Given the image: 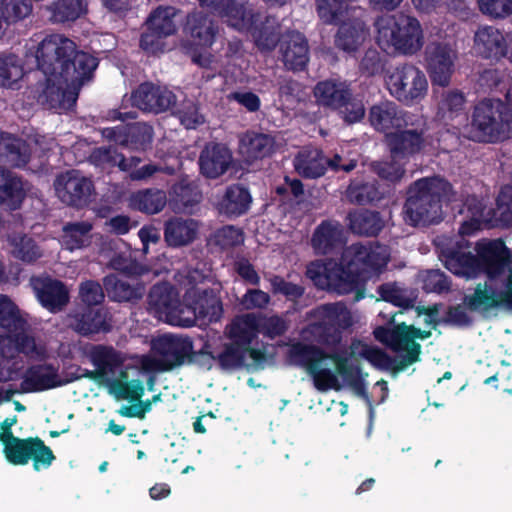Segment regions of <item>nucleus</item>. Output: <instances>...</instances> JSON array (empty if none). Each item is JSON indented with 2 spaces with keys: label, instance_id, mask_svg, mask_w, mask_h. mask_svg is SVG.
Here are the masks:
<instances>
[{
  "label": "nucleus",
  "instance_id": "1",
  "mask_svg": "<svg viewBox=\"0 0 512 512\" xmlns=\"http://www.w3.org/2000/svg\"><path fill=\"white\" fill-rule=\"evenodd\" d=\"M26 47V55L34 57L43 74L37 89L38 101L59 113L72 109L79 89L92 78L97 59L78 51L74 41L62 34L31 39Z\"/></svg>",
  "mask_w": 512,
  "mask_h": 512
},
{
  "label": "nucleus",
  "instance_id": "2",
  "mask_svg": "<svg viewBox=\"0 0 512 512\" xmlns=\"http://www.w3.org/2000/svg\"><path fill=\"white\" fill-rule=\"evenodd\" d=\"M190 343L180 337L163 335L152 342L153 355L136 356L125 363L112 348L96 346L90 358L104 377L109 393L117 399L138 400L144 393L141 375L166 371L180 365L190 352Z\"/></svg>",
  "mask_w": 512,
  "mask_h": 512
},
{
  "label": "nucleus",
  "instance_id": "3",
  "mask_svg": "<svg viewBox=\"0 0 512 512\" xmlns=\"http://www.w3.org/2000/svg\"><path fill=\"white\" fill-rule=\"evenodd\" d=\"M440 247V258L445 267L453 274L471 279L485 271L488 282L479 285L468 298V304L476 310H488L494 307L512 309V259L504 243L500 240L477 243L475 257L445 247L441 239L436 241Z\"/></svg>",
  "mask_w": 512,
  "mask_h": 512
},
{
  "label": "nucleus",
  "instance_id": "4",
  "mask_svg": "<svg viewBox=\"0 0 512 512\" xmlns=\"http://www.w3.org/2000/svg\"><path fill=\"white\" fill-rule=\"evenodd\" d=\"M291 356L295 361L306 365L313 378L314 386L319 391H328L340 388L337 374L330 368L336 366L337 372L354 393L365 399L370 413L373 412L371 400L366 392L364 376L360 372L359 359H364L377 368L388 365L386 355L378 348L361 341L352 342L349 351L336 352L333 357L325 355L320 350L301 344L294 345Z\"/></svg>",
  "mask_w": 512,
  "mask_h": 512
},
{
  "label": "nucleus",
  "instance_id": "5",
  "mask_svg": "<svg viewBox=\"0 0 512 512\" xmlns=\"http://www.w3.org/2000/svg\"><path fill=\"white\" fill-rule=\"evenodd\" d=\"M386 246L353 244L347 247L338 265L334 261H315L307 267L308 278L320 289L347 294L381 272L389 261Z\"/></svg>",
  "mask_w": 512,
  "mask_h": 512
},
{
  "label": "nucleus",
  "instance_id": "6",
  "mask_svg": "<svg viewBox=\"0 0 512 512\" xmlns=\"http://www.w3.org/2000/svg\"><path fill=\"white\" fill-rule=\"evenodd\" d=\"M454 197L451 186L442 178H423L414 183L404 206V220L412 226L437 222L442 203Z\"/></svg>",
  "mask_w": 512,
  "mask_h": 512
},
{
  "label": "nucleus",
  "instance_id": "7",
  "mask_svg": "<svg viewBox=\"0 0 512 512\" xmlns=\"http://www.w3.org/2000/svg\"><path fill=\"white\" fill-rule=\"evenodd\" d=\"M375 26L377 44L387 53L414 55L423 47V29L415 17L402 13L386 15Z\"/></svg>",
  "mask_w": 512,
  "mask_h": 512
},
{
  "label": "nucleus",
  "instance_id": "8",
  "mask_svg": "<svg viewBox=\"0 0 512 512\" xmlns=\"http://www.w3.org/2000/svg\"><path fill=\"white\" fill-rule=\"evenodd\" d=\"M208 275L198 269L191 270L186 267L179 271L175 279L185 290L184 308L195 311V322L201 319L207 322L218 321L223 313L219 297L212 291L203 288L201 285Z\"/></svg>",
  "mask_w": 512,
  "mask_h": 512
},
{
  "label": "nucleus",
  "instance_id": "9",
  "mask_svg": "<svg viewBox=\"0 0 512 512\" xmlns=\"http://www.w3.org/2000/svg\"><path fill=\"white\" fill-rule=\"evenodd\" d=\"M512 114L499 99H485L473 112L471 139L480 142H496L509 137Z\"/></svg>",
  "mask_w": 512,
  "mask_h": 512
},
{
  "label": "nucleus",
  "instance_id": "10",
  "mask_svg": "<svg viewBox=\"0 0 512 512\" xmlns=\"http://www.w3.org/2000/svg\"><path fill=\"white\" fill-rule=\"evenodd\" d=\"M149 310L159 320L174 326L195 325V311L184 308L179 301V292L170 284L155 285L148 297Z\"/></svg>",
  "mask_w": 512,
  "mask_h": 512
},
{
  "label": "nucleus",
  "instance_id": "11",
  "mask_svg": "<svg viewBox=\"0 0 512 512\" xmlns=\"http://www.w3.org/2000/svg\"><path fill=\"white\" fill-rule=\"evenodd\" d=\"M466 207L467 216L470 219L465 220L459 229L462 236L473 235L484 222H492L493 220L505 226H510L512 225V185L502 188L494 212L486 210L483 201L476 197L469 198Z\"/></svg>",
  "mask_w": 512,
  "mask_h": 512
},
{
  "label": "nucleus",
  "instance_id": "12",
  "mask_svg": "<svg viewBox=\"0 0 512 512\" xmlns=\"http://www.w3.org/2000/svg\"><path fill=\"white\" fill-rule=\"evenodd\" d=\"M375 338L389 346L397 353L399 368L417 362L420 355V345L415 342L416 338L425 339L430 336L429 331L415 329L412 325L398 324L394 329L378 327L374 330Z\"/></svg>",
  "mask_w": 512,
  "mask_h": 512
},
{
  "label": "nucleus",
  "instance_id": "13",
  "mask_svg": "<svg viewBox=\"0 0 512 512\" xmlns=\"http://www.w3.org/2000/svg\"><path fill=\"white\" fill-rule=\"evenodd\" d=\"M385 84L390 94L405 104L421 101L428 91L424 72L414 65H403L387 72Z\"/></svg>",
  "mask_w": 512,
  "mask_h": 512
},
{
  "label": "nucleus",
  "instance_id": "14",
  "mask_svg": "<svg viewBox=\"0 0 512 512\" xmlns=\"http://www.w3.org/2000/svg\"><path fill=\"white\" fill-rule=\"evenodd\" d=\"M308 332L321 342L336 340L340 332L355 323V317L342 303L322 305L311 312Z\"/></svg>",
  "mask_w": 512,
  "mask_h": 512
},
{
  "label": "nucleus",
  "instance_id": "15",
  "mask_svg": "<svg viewBox=\"0 0 512 512\" xmlns=\"http://www.w3.org/2000/svg\"><path fill=\"white\" fill-rule=\"evenodd\" d=\"M1 442L6 460L13 465H25L32 459L34 469L39 471L54 460L51 449L39 439H20L6 433Z\"/></svg>",
  "mask_w": 512,
  "mask_h": 512
},
{
  "label": "nucleus",
  "instance_id": "16",
  "mask_svg": "<svg viewBox=\"0 0 512 512\" xmlns=\"http://www.w3.org/2000/svg\"><path fill=\"white\" fill-rule=\"evenodd\" d=\"M186 31L192 42L188 48L192 61L203 68H213L214 57L207 50L216 36L213 22L200 12L193 13L187 19Z\"/></svg>",
  "mask_w": 512,
  "mask_h": 512
},
{
  "label": "nucleus",
  "instance_id": "17",
  "mask_svg": "<svg viewBox=\"0 0 512 512\" xmlns=\"http://www.w3.org/2000/svg\"><path fill=\"white\" fill-rule=\"evenodd\" d=\"M53 185L59 200L75 207L87 205L94 193L92 180L78 170H69L59 174Z\"/></svg>",
  "mask_w": 512,
  "mask_h": 512
},
{
  "label": "nucleus",
  "instance_id": "18",
  "mask_svg": "<svg viewBox=\"0 0 512 512\" xmlns=\"http://www.w3.org/2000/svg\"><path fill=\"white\" fill-rule=\"evenodd\" d=\"M426 58L432 83L439 86L448 85L458 58L456 49L449 43L433 42L426 48Z\"/></svg>",
  "mask_w": 512,
  "mask_h": 512
},
{
  "label": "nucleus",
  "instance_id": "19",
  "mask_svg": "<svg viewBox=\"0 0 512 512\" xmlns=\"http://www.w3.org/2000/svg\"><path fill=\"white\" fill-rule=\"evenodd\" d=\"M342 162L343 157L340 154H335L333 159L326 160L317 148L306 147L296 156L294 166L300 175L309 178L322 176L327 166L333 170H344L347 172L356 167L354 160H349L347 163Z\"/></svg>",
  "mask_w": 512,
  "mask_h": 512
},
{
  "label": "nucleus",
  "instance_id": "20",
  "mask_svg": "<svg viewBox=\"0 0 512 512\" xmlns=\"http://www.w3.org/2000/svg\"><path fill=\"white\" fill-rule=\"evenodd\" d=\"M45 136H37L29 143L23 142L20 139L14 138L11 134L0 133V159L15 167L24 166L30 157L31 142L35 144L41 151L50 150L54 141L51 139L46 144Z\"/></svg>",
  "mask_w": 512,
  "mask_h": 512
},
{
  "label": "nucleus",
  "instance_id": "21",
  "mask_svg": "<svg viewBox=\"0 0 512 512\" xmlns=\"http://www.w3.org/2000/svg\"><path fill=\"white\" fill-rule=\"evenodd\" d=\"M104 138L134 150L145 149L152 140V128L145 123L118 125L102 130Z\"/></svg>",
  "mask_w": 512,
  "mask_h": 512
},
{
  "label": "nucleus",
  "instance_id": "22",
  "mask_svg": "<svg viewBox=\"0 0 512 512\" xmlns=\"http://www.w3.org/2000/svg\"><path fill=\"white\" fill-rule=\"evenodd\" d=\"M404 128L387 134L386 141L393 159L406 160L416 153L427 151L431 145L422 132Z\"/></svg>",
  "mask_w": 512,
  "mask_h": 512
},
{
  "label": "nucleus",
  "instance_id": "23",
  "mask_svg": "<svg viewBox=\"0 0 512 512\" xmlns=\"http://www.w3.org/2000/svg\"><path fill=\"white\" fill-rule=\"evenodd\" d=\"M130 100L140 110L159 113L169 109L175 103L176 97L166 88L144 83L132 93Z\"/></svg>",
  "mask_w": 512,
  "mask_h": 512
},
{
  "label": "nucleus",
  "instance_id": "24",
  "mask_svg": "<svg viewBox=\"0 0 512 512\" xmlns=\"http://www.w3.org/2000/svg\"><path fill=\"white\" fill-rule=\"evenodd\" d=\"M31 286L41 305L50 312L60 311L69 301L65 286L49 276L31 278Z\"/></svg>",
  "mask_w": 512,
  "mask_h": 512
},
{
  "label": "nucleus",
  "instance_id": "25",
  "mask_svg": "<svg viewBox=\"0 0 512 512\" xmlns=\"http://www.w3.org/2000/svg\"><path fill=\"white\" fill-rule=\"evenodd\" d=\"M369 120L376 130L386 135L392 133L393 129H402L412 124L411 117L399 111L397 105L389 101L374 105L370 110Z\"/></svg>",
  "mask_w": 512,
  "mask_h": 512
},
{
  "label": "nucleus",
  "instance_id": "26",
  "mask_svg": "<svg viewBox=\"0 0 512 512\" xmlns=\"http://www.w3.org/2000/svg\"><path fill=\"white\" fill-rule=\"evenodd\" d=\"M200 5L208 7L223 18L231 27L243 31L251 27L253 15L243 3L234 0H199Z\"/></svg>",
  "mask_w": 512,
  "mask_h": 512
},
{
  "label": "nucleus",
  "instance_id": "27",
  "mask_svg": "<svg viewBox=\"0 0 512 512\" xmlns=\"http://www.w3.org/2000/svg\"><path fill=\"white\" fill-rule=\"evenodd\" d=\"M507 43L505 36L493 26H482L474 35V50L485 58L499 59L504 57Z\"/></svg>",
  "mask_w": 512,
  "mask_h": 512
},
{
  "label": "nucleus",
  "instance_id": "28",
  "mask_svg": "<svg viewBox=\"0 0 512 512\" xmlns=\"http://www.w3.org/2000/svg\"><path fill=\"white\" fill-rule=\"evenodd\" d=\"M232 162L230 150L219 144H211L205 147L199 158L201 173L211 179L223 175Z\"/></svg>",
  "mask_w": 512,
  "mask_h": 512
},
{
  "label": "nucleus",
  "instance_id": "29",
  "mask_svg": "<svg viewBox=\"0 0 512 512\" xmlns=\"http://www.w3.org/2000/svg\"><path fill=\"white\" fill-rule=\"evenodd\" d=\"M369 38V29L359 18L344 21L335 36L336 46L345 53L356 52Z\"/></svg>",
  "mask_w": 512,
  "mask_h": 512
},
{
  "label": "nucleus",
  "instance_id": "30",
  "mask_svg": "<svg viewBox=\"0 0 512 512\" xmlns=\"http://www.w3.org/2000/svg\"><path fill=\"white\" fill-rule=\"evenodd\" d=\"M61 384L57 369L52 365H34L22 374L21 391L38 392Z\"/></svg>",
  "mask_w": 512,
  "mask_h": 512
},
{
  "label": "nucleus",
  "instance_id": "31",
  "mask_svg": "<svg viewBox=\"0 0 512 512\" xmlns=\"http://www.w3.org/2000/svg\"><path fill=\"white\" fill-rule=\"evenodd\" d=\"M13 343L17 351L31 359L42 360L49 357L48 350L42 342H37L29 333L27 323L21 329H12L6 337H0V344Z\"/></svg>",
  "mask_w": 512,
  "mask_h": 512
},
{
  "label": "nucleus",
  "instance_id": "32",
  "mask_svg": "<svg viewBox=\"0 0 512 512\" xmlns=\"http://www.w3.org/2000/svg\"><path fill=\"white\" fill-rule=\"evenodd\" d=\"M281 52L285 66L291 70H302L308 62L307 42L298 32H291L284 37Z\"/></svg>",
  "mask_w": 512,
  "mask_h": 512
},
{
  "label": "nucleus",
  "instance_id": "33",
  "mask_svg": "<svg viewBox=\"0 0 512 512\" xmlns=\"http://www.w3.org/2000/svg\"><path fill=\"white\" fill-rule=\"evenodd\" d=\"M198 229V223L193 219H171L165 224V241L171 247L188 245L196 239Z\"/></svg>",
  "mask_w": 512,
  "mask_h": 512
},
{
  "label": "nucleus",
  "instance_id": "34",
  "mask_svg": "<svg viewBox=\"0 0 512 512\" xmlns=\"http://www.w3.org/2000/svg\"><path fill=\"white\" fill-rule=\"evenodd\" d=\"M343 243V229L338 222L324 221L314 231L311 244L318 254H327Z\"/></svg>",
  "mask_w": 512,
  "mask_h": 512
},
{
  "label": "nucleus",
  "instance_id": "35",
  "mask_svg": "<svg viewBox=\"0 0 512 512\" xmlns=\"http://www.w3.org/2000/svg\"><path fill=\"white\" fill-rule=\"evenodd\" d=\"M225 332L234 345L252 348L251 344L256 338V315L246 313L236 316Z\"/></svg>",
  "mask_w": 512,
  "mask_h": 512
},
{
  "label": "nucleus",
  "instance_id": "36",
  "mask_svg": "<svg viewBox=\"0 0 512 512\" xmlns=\"http://www.w3.org/2000/svg\"><path fill=\"white\" fill-rule=\"evenodd\" d=\"M9 253L16 259L32 264L43 257V249L27 234L13 233L7 238Z\"/></svg>",
  "mask_w": 512,
  "mask_h": 512
},
{
  "label": "nucleus",
  "instance_id": "37",
  "mask_svg": "<svg viewBox=\"0 0 512 512\" xmlns=\"http://www.w3.org/2000/svg\"><path fill=\"white\" fill-rule=\"evenodd\" d=\"M26 194L25 184L0 167V205L15 210L20 207Z\"/></svg>",
  "mask_w": 512,
  "mask_h": 512
},
{
  "label": "nucleus",
  "instance_id": "38",
  "mask_svg": "<svg viewBox=\"0 0 512 512\" xmlns=\"http://www.w3.org/2000/svg\"><path fill=\"white\" fill-rule=\"evenodd\" d=\"M466 99L458 90H448L442 93L437 105L438 120L449 123L455 119H466Z\"/></svg>",
  "mask_w": 512,
  "mask_h": 512
},
{
  "label": "nucleus",
  "instance_id": "39",
  "mask_svg": "<svg viewBox=\"0 0 512 512\" xmlns=\"http://www.w3.org/2000/svg\"><path fill=\"white\" fill-rule=\"evenodd\" d=\"M92 224L89 221L70 222L63 226L62 246L70 251L89 246L93 239Z\"/></svg>",
  "mask_w": 512,
  "mask_h": 512
},
{
  "label": "nucleus",
  "instance_id": "40",
  "mask_svg": "<svg viewBox=\"0 0 512 512\" xmlns=\"http://www.w3.org/2000/svg\"><path fill=\"white\" fill-rule=\"evenodd\" d=\"M314 96L319 105L338 109L350 93L343 82L325 80L315 86Z\"/></svg>",
  "mask_w": 512,
  "mask_h": 512
},
{
  "label": "nucleus",
  "instance_id": "41",
  "mask_svg": "<svg viewBox=\"0 0 512 512\" xmlns=\"http://www.w3.org/2000/svg\"><path fill=\"white\" fill-rule=\"evenodd\" d=\"M167 197L164 191L145 189L134 192L128 199L129 207L147 214H156L166 205Z\"/></svg>",
  "mask_w": 512,
  "mask_h": 512
},
{
  "label": "nucleus",
  "instance_id": "42",
  "mask_svg": "<svg viewBox=\"0 0 512 512\" xmlns=\"http://www.w3.org/2000/svg\"><path fill=\"white\" fill-rule=\"evenodd\" d=\"M218 360L224 368L252 369L256 365V349L232 345L218 355Z\"/></svg>",
  "mask_w": 512,
  "mask_h": 512
},
{
  "label": "nucleus",
  "instance_id": "43",
  "mask_svg": "<svg viewBox=\"0 0 512 512\" xmlns=\"http://www.w3.org/2000/svg\"><path fill=\"white\" fill-rule=\"evenodd\" d=\"M90 161L103 169L118 166L122 171H129L139 164L140 159L136 157L125 159L113 147H101L91 153Z\"/></svg>",
  "mask_w": 512,
  "mask_h": 512
},
{
  "label": "nucleus",
  "instance_id": "44",
  "mask_svg": "<svg viewBox=\"0 0 512 512\" xmlns=\"http://www.w3.org/2000/svg\"><path fill=\"white\" fill-rule=\"evenodd\" d=\"M251 203L249 192L240 186L234 185L227 188L225 195L219 202L221 213L231 216L243 214Z\"/></svg>",
  "mask_w": 512,
  "mask_h": 512
},
{
  "label": "nucleus",
  "instance_id": "45",
  "mask_svg": "<svg viewBox=\"0 0 512 512\" xmlns=\"http://www.w3.org/2000/svg\"><path fill=\"white\" fill-rule=\"evenodd\" d=\"M104 286L108 296L116 301H130L142 297L145 288L140 284H131L119 279L116 275H109L104 279Z\"/></svg>",
  "mask_w": 512,
  "mask_h": 512
},
{
  "label": "nucleus",
  "instance_id": "46",
  "mask_svg": "<svg viewBox=\"0 0 512 512\" xmlns=\"http://www.w3.org/2000/svg\"><path fill=\"white\" fill-rule=\"evenodd\" d=\"M69 325L82 335H90L107 330L105 316L93 309H85L71 317Z\"/></svg>",
  "mask_w": 512,
  "mask_h": 512
},
{
  "label": "nucleus",
  "instance_id": "47",
  "mask_svg": "<svg viewBox=\"0 0 512 512\" xmlns=\"http://www.w3.org/2000/svg\"><path fill=\"white\" fill-rule=\"evenodd\" d=\"M51 21L65 23L75 21L87 12V4L83 0H57L50 7Z\"/></svg>",
  "mask_w": 512,
  "mask_h": 512
},
{
  "label": "nucleus",
  "instance_id": "48",
  "mask_svg": "<svg viewBox=\"0 0 512 512\" xmlns=\"http://www.w3.org/2000/svg\"><path fill=\"white\" fill-rule=\"evenodd\" d=\"M350 228L357 234L375 235L383 227L379 214L367 210H359L349 215Z\"/></svg>",
  "mask_w": 512,
  "mask_h": 512
},
{
  "label": "nucleus",
  "instance_id": "49",
  "mask_svg": "<svg viewBox=\"0 0 512 512\" xmlns=\"http://www.w3.org/2000/svg\"><path fill=\"white\" fill-rule=\"evenodd\" d=\"M24 76L20 58L14 54L0 56V86L13 88Z\"/></svg>",
  "mask_w": 512,
  "mask_h": 512
},
{
  "label": "nucleus",
  "instance_id": "50",
  "mask_svg": "<svg viewBox=\"0 0 512 512\" xmlns=\"http://www.w3.org/2000/svg\"><path fill=\"white\" fill-rule=\"evenodd\" d=\"M175 15L176 9L174 7H158L150 14L147 20L148 29L164 36L174 34L176 31V25L173 21Z\"/></svg>",
  "mask_w": 512,
  "mask_h": 512
},
{
  "label": "nucleus",
  "instance_id": "51",
  "mask_svg": "<svg viewBox=\"0 0 512 512\" xmlns=\"http://www.w3.org/2000/svg\"><path fill=\"white\" fill-rule=\"evenodd\" d=\"M0 382L15 380L20 377L23 369V361L18 355H14L11 349L0 344Z\"/></svg>",
  "mask_w": 512,
  "mask_h": 512
},
{
  "label": "nucleus",
  "instance_id": "52",
  "mask_svg": "<svg viewBox=\"0 0 512 512\" xmlns=\"http://www.w3.org/2000/svg\"><path fill=\"white\" fill-rule=\"evenodd\" d=\"M24 325V319L16 305L6 295L0 294V327L7 334L12 329H21Z\"/></svg>",
  "mask_w": 512,
  "mask_h": 512
},
{
  "label": "nucleus",
  "instance_id": "53",
  "mask_svg": "<svg viewBox=\"0 0 512 512\" xmlns=\"http://www.w3.org/2000/svg\"><path fill=\"white\" fill-rule=\"evenodd\" d=\"M346 197L352 203L366 204L381 198V193L372 183L362 184L353 181L347 189Z\"/></svg>",
  "mask_w": 512,
  "mask_h": 512
},
{
  "label": "nucleus",
  "instance_id": "54",
  "mask_svg": "<svg viewBox=\"0 0 512 512\" xmlns=\"http://www.w3.org/2000/svg\"><path fill=\"white\" fill-rule=\"evenodd\" d=\"M28 0H0V15L3 21L11 23L25 18L31 12Z\"/></svg>",
  "mask_w": 512,
  "mask_h": 512
},
{
  "label": "nucleus",
  "instance_id": "55",
  "mask_svg": "<svg viewBox=\"0 0 512 512\" xmlns=\"http://www.w3.org/2000/svg\"><path fill=\"white\" fill-rule=\"evenodd\" d=\"M317 11L324 23L332 24L343 20V14L348 13V6L342 0H317Z\"/></svg>",
  "mask_w": 512,
  "mask_h": 512
},
{
  "label": "nucleus",
  "instance_id": "56",
  "mask_svg": "<svg viewBox=\"0 0 512 512\" xmlns=\"http://www.w3.org/2000/svg\"><path fill=\"white\" fill-rule=\"evenodd\" d=\"M404 161V159H393L391 156L390 161L379 162L373 167L380 178L394 183L404 175Z\"/></svg>",
  "mask_w": 512,
  "mask_h": 512
},
{
  "label": "nucleus",
  "instance_id": "57",
  "mask_svg": "<svg viewBox=\"0 0 512 512\" xmlns=\"http://www.w3.org/2000/svg\"><path fill=\"white\" fill-rule=\"evenodd\" d=\"M480 11L490 18L503 19L512 14V0H478Z\"/></svg>",
  "mask_w": 512,
  "mask_h": 512
},
{
  "label": "nucleus",
  "instance_id": "58",
  "mask_svg": "<svg viewBox=\"0 0 512 512\" xmlns=\"http://www.w3.org/2000/svg\"><path fill=\"white\" fill-rule=\"evenodd\" d=\"M212 241L222 249H228L242 244L244 237L240 229L234 226H225L214 233Z\"/></svg>",
  "mask_w": 512,
  "mask_h": 512
},
{
  "label": "nucleus",
  "instance_id": "59",
  "mask_svg": "<svg viewBox=\"0 0 512 512\" xmlns=\"http://www.w3.org/2000/svg\"><path fill=\"white\" fill-rule=\"evenodd\" d=\"M178 118L187 129H194L205 122L198 106L192 101L184 102L177 111Z\"/></svg>",
  "mask_w": 512,
  "mask_h": 512
},
{
  "label": "nucleus",
  "instance_id": "60",
  "mask_svg": "<svg viewBox=\"0 0 512 512\" xmlns=\"http://www.w3.org/2000/svg\"><path fill=\"white\" fill-rule=\"evenodd\" d=\"M381 298L399 307H408L410 299L406 296L405 291L395 283H387L379 288Z\"/></svg>",
  "mask_w": 512,
  "mask_h": 512
},
{
  "label": "nucleus",
  "instance_id": "61",
  "mask_svg": "<svg viewBox=\"0 0 512 512\" xmlns=\"http://www.w3.org/2000/svg\"><path fill=\"white\" fill-rule=\"evenodd\" d=\"M301 86L295 81H289L280 88V100L284 109L293 110L303 96Z\"/></svg>",
  "mask_w": 512,
  "mask_h": 512
},
{
  "label": "nucleus",
  "instance_id": "62",
  "mask_svg": "<svg viewBox=\"0 0 512 512\" xmlns=\"http://www.w3.org/2000/svg\"><path fill=\"white\" fill-rule=\"evenodd\" d=\"M113 269L121 271L127 275H143L147 269L131 259V256L121 254L113 258L110 262Z\"/></svg>",
  "mask_w": 512,
  "mask_h": 512
},
{
  "label": "nucleus",
  "instance_id": "63",
  "mask_svg": "<svg viewBox=\"0 0 512 512\" xmlns=\"http://www.w3.org/2000/svg\"><path fill=\"white\" fill-rule=\"evenodd\" d=\"M80 297L87 305H97L104 299V293L99 283L87 281L80 287Z\"/></svg>",
  "mask_w": 512,
  "mask_h": 512
},
{
  "label": "nucleus",
  "instance_id": "64",
  "mask_svg": "<svg viewBox=\"0 0 512 512\" xmlns=\"http://www.w3.org/2000/svg\"><path fill=\"white\" fill-rule=\"evenodd\" d=\"M344 120L348 123H354L361 120L365 114L364 105L357 100H344L338 108Z\"/></svg>",
  "mask_w": 512,
  "mask_h": 512
}]
</instances>
